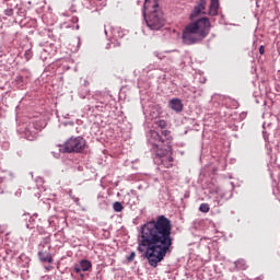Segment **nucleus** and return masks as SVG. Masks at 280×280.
Segmentation results:
<instances>
[{
	"label": "nucleus",
	"instance_id": "obj_28",
	"mask_svg": "<svg viewBox=\"0 0 280 280\" xmlns=\"http://www.w3.org/2000/svg\"><path fill=\"white\" fill-rule=\"evenodd\" d=\"M72 200L78 205V202H80V198L78 197H72Z\"/></svg>",
	"mask_w": 280,
	"mask_h": 280
},
{
	"label": "nucleus",
	"instance_id": "obj_13",
	"mask_svg": "<svg viewBox=\"0 0 280 280\" xmlns=\"http://www.w3.org/2000/svg\"><path fill=\"white\" fill-rule=\"evenodd\" d=\"M218 10H220V0H211L209 5V16H218Z\"/></svg>",
	"mask_w": 280,
	"mask_h": 280
},
{
	"label": "nucleus",
	"instance_id": "obj_3",
	"mask_svg": "<svg viewBox=\"0 0 280 280\" xmlns=\"http://www.w3.org/2000/svg\"><path fill=\"white\" fill-rule=\"evenodd\" d=\"M211 33V21L209 18H200L195 22L188 23L182 35L184 45H198Z\"/></svg>",
	"mask_w": 280,
	"mask_h": 280
},
{
	"label": "nucleus",
	"instance_id": "obj_8",
	"mask_svg": "<svg viewBox=\"0 0 280 280\" xmlns=\"http://www.w3.org/2000/svg\"><path fill=\"white\" fill-rule=\"evenodd\" d=\"M91 268H93L91 260L83 259L80 264L74 265L73 270L77 275H80V272H89Z\"/></svg>",
	"mask_w": 280,
	"mask_h": 280
},
{
	"label": "nucleus",
	"instance_id": "obj_29",
	"mask_svg": "<svg viewBox=\"0 0 280 280\" xmlns=\"http://www.w3.org/2000/svg\"><path fill=\"white\" fill-rule=\"evenodd\" d=\"M112 45H113V47H116V46H117L116 44H110V43H108V44L106 45L107 49H108V47H112Z\"/></svg>",
	"mask_w": 280,
	"mask_h": 280
},
{
	"label": "nucleus",
	"instance_id": "obj_34",
	"mask_svg": "<svg viewBox=\"0 0 280 280\" xmlns=\"http://www.w3.org/2000/svg\"><path fill=\"white\" fill-rule=\"evenodd\" d=\"M75 21H78V18H74Z\"/></svg>",
	"mask_w": 280,
	"mask_h": 280
},
{
	"label": "nucleus",
	"instance_id": "obj_24",
	"mask_svg": "<svg viewBox=\"0 0 280 280\" xmlns=\"http://www.w3.org/2000/svg\"><path fill=\"white\" fill-rule=\"evenodd\" d=\"M135 257H137V254L135 252H132L128 257H127V261H135Z\"/></svg>",
	"mask_w": 280,
	"mask_h": 280
},
{
	"label": "nucleus",
	"instance_id": "obj_33",
	"mask_svg": "<svg viewBox=\"0 0 280 280\" xmlns=\"http://www.w3.org/2000/svg\"><path fill=\"white\" fill-rule=\"evenodd\" d=\"M77 30H80V26H79V25H77Z\"/></svg>",
	"mask_w": 280,
	"mask_h": 280
},
{
	"label": "nucleus",
	"instance_id": "obj_23",
	"mask_svg": "<svg viewBox=\"0 0 280 280\" xmlns=\"http://www.w3.org/2000/svg\"><path fill=\"white\" fill-rule=\"evenodd\" d=\"M15 82H16L18 86H23V77H16Z\"/></svg>",
	"mask_w": 280,
	"mask_h": 280
},
{
	"label": "nucleus",
	"instance_id": "obj_31",
	"mask_svg": "<svg viewBox=\"0 0 280 280\" xmlns=\"http://www.w3.org/2000/svg\"><path fill=\"white\" fill-rule=\"evenodd\" d=\"M70 12H75V7L74 5H72L71 8H70Z\"/></svg>",
	"mask_w": 280,
	"mask_h": 280
},
{
	"label": "nucleus",
	"instance_id": "obj_6",
	"mask_svg": "<svg viewBox=\"0 0 280 280\" xmlns=\"http://www.w3.org/2000/svg\"><path fill=\"white\" fill-rule=\"evenodd\" d=\"M233 198V191H225L219 195L218 190L210 192L209 200L213 207H222L223 200H231Z\"/></svg>",
	"mask_w": 280,
	"mask_h": 280
},
{
	"label": "nucleus",
	"instance_id": "obj_2",
	"mask_svg": "<svg viewBox=\"0 0 280 280\" xmlns=\"http://www.w3.org/2000/svg\"><path fill=\"white\" fill-rule=\"evenodd\" d=\"M151 145V152L154 154L153 161L156 165H162L166 170L174 167V158L172 156V133L170 130H151L148 139Z\"/></svg>",
	"mask_w": 280,
	"mask_h": 280
},
{
	"label": "nucleus",
	"instance_id": "obj_20",
	"mask_svg": "<svg viewBox=\"0 0 280 280\" xmlns=\"http://www.w3.org/2000/svg\"><path fill=\"white\" fill-rule=\"evenodd\" d=\"M210 210L211 208L209 207V203H201L199 207L201 213H209Z\"/></svg>",
	"mask_w": 280,
	"mask_h": 280
},
{
	"label": "nucleus",
	"instance_id": "obj_26",
	"mask_svg": "<svg viewBox=\"0 0 280 280\" xmlns=\"http://www.w3.org/2000/svg\"><path fill=\"white\" fill-rule=\"evenodd\" d=\"M153 55L155 56V58H159V60H163V57L159 51H154Z\"/></svg>",
	"mask_w": 280,
	"mask_h": 280
},
{
	"label": "nucleus",
	"instance_id": "obj_1",
	"mask_svg": "<svg viewBox=\"0 0 280 280\" xmlns=\"http://www.w3.org/2000/svg\"><path fill=\"white\" fill-rule=\"evenodd\" d=\"M173 244L172 221L167 217L158 215L140 226L137 250L152 268H158L167 253H172Z\"/></svg>",
	"mask_w": 280,
	"mask_h": 280
},
{
	"label": "nucleus",
	"instance_id": "obj_4",
	"mask_svg": "<svg viewBox=\"0 0 280 280\" xmlns=\"http://www.w3.org/2000/svg\"><path fill=\"white\" fill-rule=\"evenodd\" d=\"M142 14L149 30L159 32V30L165 27V14L163 13L161 5H159V1L145 0Z\"/></svg>",
	"mask_w": 280,
	"mask_h": 280
},
{
	"label": "nucleus",
	"instance_id": "obj_25",
	"mask_svg": "<svg viewBox=\"0 0 280 280\" xmlns=\"http://www.w3.org/2000/svg\"><path fill=\"white\" fill-rule=\"evenodd\" d=\"M264 54H266V48H264V46L259 47V55L264 56Z\"/></svg>",
	"mask_w": 280,
	"mask_h": 280
},
{
	"label": "nucleus",
	"instance_id": "obj_18",
	"mask_svg": "<svg viewBox=\"0 0 280 280\" xmlns=\"http://www.w3.org/2000/svg\"><path fill=\"white\" fill-rule=\"evenodd\" d=\"M262 138L265 140L266 143H269L270 142V133H268V131H266V122L262 124Z\"/></svg>",
	"mask_w": 280,
	"mask_h": 280
},
{
	"label": "nucleus",
	"instance_id": "obj_10",
	"mask_svg": "<svg viewBox=\"0 0 280 280\" xmlns=\"http://www.w3.org/2000/svg\"><path fill=\"white\" fill-rule=\"evenodd\" d=\"M38 127H36V122H30L25 128V135L30 141L38 135Z\"/></svg>",
	"mask_w": 280,
	"mask_h": 280
},
{
	"label": "nucleus",
	"instance_id": "obj_35",
	"mask_svg": "<svg viewBox=\"0 0 280 280\" xmlns=\"http://www.w3.org/2000/svg\"><path fill=\"white\" fill-rule=\"evenodd\" d=\"M119 45H120V44H119V43H117V46H118V47H119Z\"/></svg>",
	"mask_w": 280,
	"mask_h": 280
},
{
	"label": "nucleus",
	"instance_id": "obj_15",
	"mask_svg": "<svg viewBox=\"0 0 280 280\" xmlns=\"http://www.w3.org/2000/svg\"><path fill=\"white\" fill-rule=\"evenodd\" d=\"M49 244H51V237L50 236L44 237L40 244L38 245V250L45 248V246H49Z\"/></svg>",
	"mask_w": 280,
	"mask_h": 280
},
{
	"label": "nucleus",
	"instance_id": "obj_5",
	"mask_svg": "<svg viewBox=\"0 0 280 280\" xmlns=\"http://www.w3.org/2000/svg\"><path fill=\"white\" fill-rule=\"evenodd\" d=\"M58 148L62 154H82L86 150V140L80 136L70 137L63 144H59Z\"/></svg>",
	"mask_w": 280,
	"mask_h": 280
},
{
	"label": "nucleus",
	"instance_id": "obj_11",
	"mask_svg": "<svg viewBox=\"0 0 280 280\" xmlns=\"http://www.w3.org/2000/svg\"><path fill=\"white\" fill-rule=\"evenodd\" d=\"M168 106L172 110H175V113H183V101H180V98H172L168 102Z\"/></svg>",
	"mask_w": 280,
	"mask_h": 280
},
{
	"label": "nucleus",
	"instance_id": "obj_32",
	"mask_svg": "<svg viewBox=\"0 0 280 280\" xmlns=\"http://www.w3.org/2000/svg\"><path fill=\"white\" fill-rule=\"evenodd\" d=\"M104 33L106 36H108V31H106V28L104 30Z\"/></svg>",
	"mask_w": 280,
	"mask_h": 280
},
{
	"label": "nucleus",
	"instance_id": "obj_14",
	"mask_svg": "<svg viewBox=\"0 0 280 280\" xmlns=\"http://www.w3.org/2000/svg\"><path fill=\"white\" fill-rule=\"evenodd\" d=\"M182 92H183V95H185L186 97H189L190 95H194L195 93H197V90L195 86L184 85Z\"/></svg>",
	"mask_w": 280,
	"mask_h": 280
},
{
	"label": "nucleus",
	"instance_id": "obj_19",
	"mask_svg": "<svg viewBox=\"0 0 280 280\" xmlns=\"http://www.w3.org/2000/svg\"><path fill=\"white\" fill-rule=\"evenodd\" d=\"M234 264H235V268H237V270H246V261L237 260Z\"/></svg>",
	"mask_w": 280,
	"mask_h": 280
},
{
	"label": "nucleus",
	"instance_id": "obj_21",
	"mask_svg": "<svg viewBox=\"0 0 280 280\" xmlns=\"http://www.w3.org/2000/svg\"><path fill=\"white\" fill-rule=\"evenodd\" d=\"M5 16H13L14 14V9H5L4 10Z\"/></svg>",
	"mask_w": 280,
	"mask_h": 280
},
{
	"label": "nucleus",
	"instance_id": "obj_22",
	"mask_svg": "<svg viewBox=\"0 0 280 280\" xmlns=\"http://www.w3.org/2000/svg\"><path fill=\"white\" fill-rule=\"evenodd\" d=\"M156 125L159 126V128L163 129V128H165L167 126V122L165 120H159L156 122Z\"/></svg>",
	"mask_w": 280,
	"mask_h": 280
},
{
	"label": "nucleus",
	"instance_id": "obj_27",
	"mask_svg": "<svg viewBox=\"0 0 280 280\" xmlns=\"http://www.w3.org/2000/svg\"><path fill=\"white\" fill-rule=\"evenodd\" d=\"M26 60H30L32 58V52L28 50L25 52Z\"/></svg>",
	"mask_w": 280,
	"mask_h": 280
},
{
	"label": "nucleus",
	"instance_id": "obj_17",
	"mask_svg": "<svg viewBox=\"0 0 280 280\" xmlns=\"http://www.w3.org/2000/svg\"><path fill=\"white\" fill-rule=\"evenodd\" d=\"M113 209L116 211V213H121V211H124V205H121L119 201H116L113 205Z\"/></svg>",
	"mask_w": 280,
	"mask_h": 280
},
{
	"label": "nucleus",
	"instance_id": "obj_30",
	"mask_svg": "<svg viewBox=\"0 0 280 280\" xmlns=\"http://www.w3.org/2000/svg\"><path fill=\"white\" fill-rule=\"evenodd\" d=\"M51 268H54L52 266H48V267H45V270L47 271V272H49V270H51Z\"/></svg>",
	"mask_w": 280,
	"mask_h": 280
},
{
	"label": "nucleus",
	"instance_id": "obj_7",
	"mask_svg": "<svg viewBox=\"0 0 280 280\" xmlns=\"http://www.w3.org/2000/svg\"><path fill=\"white\" fill-rule=\"evenodd\" d=\"M207 8V0H199L198 3L194 7L192 12L190 13V20L194 21V19H198L199 14H207L205 12Z\"/></svg>",
	"mask_w": 280,
	"mask_h": 280
},
{
	"label": "nucleus",
	"instance_id": "obj_9",
	"mask_svg": "<svg viewBox=\"0 0 280 280\" xmlns=\"http://www.w3.org/2000/svg\"><path fill=\"white\" fill-rule=\"evenodd\" d=\"M51 246H48V250L45 252L43 249L38 250V259L42 261V264H54V256H51V253H49V249Z\"/></svg>",
	"mask_w": 280,
	"mask_h": 280
},
{
	"label": "nucleus",
	"instance_id": "obj_16",
	"mask_svg": "<svg viewBox=\"0 0 280 280\" xmlns=\"http://www.w3.org/2000/svg\"><path fill=\"white\" fill-rule=\"evenodd\" d=\"M112 36L114 38H124V32L121 31V28H113Z\"/></svg>",
	"mask_w": 280,
	"mask_h": 280
},
{
	"label": "nucleus",
	"instance_id": "obj_12",
	"mask_svg": "<svg viewBox=\"0 0 280 280\" xmlns=\"http://www.w3.org/2000/svg\"><path fill=\"white\" fill-rule=\"evenodd\" d=\"M22 220L23 222H25V226L26 229H35L36 226V219L34 217H32L30 213H24L22 215Z\"/></svg>",
	"mask_w": 280,
	"mask_h": 280
}]
</instances>
